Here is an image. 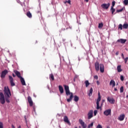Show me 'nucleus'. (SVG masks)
Returning a JSON list of instances; mask_svg holds the SVG:
<instances>
[{"label":"nucleus","mask_w":128,"mask_h":128,"mask_svg":"<svg viewBox=\"0 0 128 128\" xmlns=\"http://www.w3.org/2000/svg\"><path fill=\"white\" fill-rule=\"evenodd\" d=\"M20 80L21 82L22 86H26V81H24V79L22 77H20Z\"/></svg>","instance_id":"aec40b11"},{"label":"nucleus","mask_w":128,"mask_h":128,"mask_svg":"<svg viewBox=\"0 0 128 128\" xmlns=\"http://www.w3.org/2000/svg\"><path fill=\"white\" fill-rule=\"evenodd\" d=\"M94 126V122H92L90 124L88 125V128H92Z\"/></svg>","instance_id":"7c9ffc66"},{"label":"nucleus","mask_w":128,"mask_h":128,"mask_svg":"<svg viewBox=\"0 0 128 128\" xmlns=\"http://www.w3.org/2000/svg\"><path fill=\"white\" fill-rule=\"evenodd\" d=\"M100 96V92L98 94V96Z\"/></svg>","instance_id":"4d7b16f0"},{"label":"nucleus","mask_w":128,"mask_h":128,"mask_svg":"<svg viewBox=\"0 0 128 128\" xmlns=\"http://www.w3.org/2000/svg\"><path fill=\"white\" fill-rule=\"evenodd\" d=\"M123 28H124L125 30H126L128 28V23H125L122 26Z\"/></svg>","instance_id":"393cba45"},{"label":"nucleus","mask_w":128,"mask_h":128,"mask_svg":"<svg viewBox=\"0 0 128 128\" xmlns=\"http://www.w3.org/2000/svg\"><path fill=\"white\" fill-rule=\"evenodd\" d=\"M124 60L125 62V64H126L128 60V57H126V58H124Z\"/></svg>","instance_id":"58836bf2"},{"label":"nucleus","mask_w":128,"mask_h":128,"mask_svg":"<svg viewBox=\"0 0 128 128\" xmlns=\"http://www.w3.org/2000/svg\"><path fill=\"white\" fill-rule=\"evenodd\" d=\"M12 128H16V127H14V124L12 125Z\"/></svg>","instance_id":"09e8293b"},{"label":"nucleus","mask_w":128,"mask_h":128,"mask_svg":"<svg viewBox=\"0 0 128 128\" xmlns=\"http://www.w3.org/2000/svg\"><path fill=\"white\" fill-rule=\"evenodd\" d=\"M79 122L81 124L82 128H86V124L82 120H79Z\"/></svg>","instance_id":"9d476101"},{"label":"nucleus","mask_w":128,"mask_h":128,"mask_svg":"<svg viewBox=\"0 0 128 128\" xmlns=\"http://www.w3.org/2000/svg\"><path fill=\"white\" fill-rule=\"evenodd\" d=\"M33 108H34V112H36V107H34V106H33Z\"/></svg>","instance_id":"49530a36"},{"label":"nucleus","mask_w":128,"mask_h":128,"mask_svg":"<svg viewBox=\"0 0 128 128\" xmlns=\"http://www.w3.org/2000/svg\"><path fill=\"white\" fill-rule=\"evenodd\" d=\"M66 40V39H63V42H64Z\"/></svg>","instance_id":"bf43d9fd"},{"label":"nucleus","mask_w":128,"mask_h":128,"mask_svg":"<svg viewBox=\"0 0 128 128\" xmlns=\"http://www.w3.org/2000/svg\"><path fill=\"white\" fill-rule=\"evenodd\" d=\"M0 128H4V124L2 122H0Z\"/></svg>","instance_id":"c9c22d12"},{"label":"nucleus","mask_w":128,"mask_h":128,"mask_svg":"<svg viewBox=\"0 0 128 128\" xmlns=\"http://www.w3.org/2000/svg\"><path fill=\"white\" fill-rule=\"evenodd\" d=\"M24 118H25V120H26V116H24Z\"/></svg>","instance_id":"864d4df0"},{"label":"nucleus","mask_w":128,"mask_h":128,"mask_svg":"<svg viewBox=\"0 0 128 128\" xmlns=\"http://www.w3.org/2000/svg\"><path fill=\"white\" fill-rule=\"evenodd\" d=\"M64 122H66V124H70V120H68V118L66 116H64Z\"/></svg>","instance_id":"6ab92c4d"},{"label":"nucleus","mask_w":128,"mask_h":128,"mask_svg":"<svg viewBox=\"0 0 128 128\" xmlns=\"http://www.w3.org/2000/svg\"><path fill=\"white\" fill-rule=\"evenodd\" d=\"M122 28H123L122 27V24H120L118 25V30H122Z\"/></svg>","instance_id":"2f4dec72"},{"label":"nucleus","mask_w":128,"mask_h":128,"mask_svg":"<svg viewBox=\"0 0 128 128\" xmlns=\"http://www.w3.org/2000/svg\"><path fill=\"white\" fill-rule=\"evenodd\" d=\"M8 72V70H5L4 71H2L0 74V77L2 78H6V76Z\"/></svg>","instance_id":"423d86ee"},{"label":"nucleus","mask_w":128,"mask_h":128,"mask_svg":"<svg viewBox=\"0 0 128 128\" xmlns=\"http://www.w3.org/2000/svg\"><path fill=\"white\" fill-rule=\"evenodd\" d=\"M50 78L52 80H54V74H50Z\"/></svg>","instance_id":"bb28decb"},{"label":"nucleus","mask_w":128,"mask_h":128,"mask_svg":"<svg viewBox=\"0 0 128 128\" xmlns=\"http://www.w3.org/2000/svg\"><path fill=\"white\" fill-rule=\"evenodd\" d=\"M114 90H115V92H116V90H118V89L116 88H114Z\"/></svg>","instance_id":"603ef678"},{"label":"nucleus","mask_w":128,"mask_h":128,"mask_svg":"<svg viewBox=\"0 0 128 128\" xmlns=\"http://www.w3.org/2000/svg\"><path fill=\"white\" fill-rule=\"evenodd\" d=\"M96 84H97L98 86L100 84V82L96 81Z\"/></svg>","instance_id":"de8ad7c7"},{"label":"nucleus","mask_w":128,"mask_h":128,"mask_svg":"<svg viewBox=\"0 0 128 128\" xmlns=\"http://www.w3.org/2000/svg\"><path fill=\"white\" fill-rule=\"evenodd\" d=\"M122 10H124V8H122L120 10H116V12H122Z\"/></svg>","instance_id":"72a5a7b5"},{"label":"nucleus","mask_w":128,"mask_h":128,"mask_svg":"<svg viewBox=\"0 0 128 128\" xmlns=\"http://www.w3.org/2000/svg\"><path fill=\"white\" fill-rule=\"evenodd\" d=\"M66 2H68V4H70V0H68V1H66L64 2V4H66Z\"/></svg>","instance_id":"ea45409f"},{"label":"nucleus","mask_w":128,"mask_h":128,"mask_svg":"<svg viewBox=\"0 0 128 128\" xmlns=\"http://www.w3.org/2000/svg\"><path fill=\"white\" fill-rule=\"evenodd\" d=\"M120 92H124V86H122L120 88Z\"/></svg>","instance_id":"f704fd0d"},{"label":"nucleus","mask_w":128,"mask_h":128,"mask_svg":"<svg viewBox=\"0 0 128 128\" xmlns=\"http://www.w3.org/2000/svg\"><path fill=\"white\" fill-rule=\"evenodd\" d=\"M0 102L2 104H4V102H6V100H4V93L2 92H0Z\"/></svg>","instance_id":"7ed1b4c3"},{"label":"nucleus","mask_w":128,"mask_h":128,"mask_svg":"<svg viewBox=\"0 0 128 128\" xmlns=\"http://www.w3.org/2000/svg\"><path fill=\"white\" fill-rule=\"evenodd\" d=\"M117 70L118 72H122V65H119L117 66Z\"/></svg>","instance_id":"412c9836"},{"label":"nucleus","mask_w":128,"mask_h":128,"mask_svg":"<svg viewBox=\"0 0 128 128\" xmlns=\"http://www.w3.org/2000/svg\"><path fill=\"white\" fill-rule=\"evenodd\" d=\"M8 78L10 80V84H11V86H16V84H14V78H12V76H9Z\"/></svg>","instance_id":"1a4fd4ad"},{"label":"nucleus","mask_w":128,"mask_h":128,"mask_svg":"<svg viewBox=\"0 0 128 128\" xmlns=\"http://www.w3.org/2000/svg\"><path fill=\"white\" fill-rule=\"evenodd\" d=\"M12 76L14 78H16V76L14 75V74H12Z\"/></svg>","instance_id":"3c124183"},{"label":"nucleus","mask_w":128,"mask_h":128,"mask_svg":"<svg viewBox=\"0 0 128 128\" xmlns=\"http://www.w3.org/2000/svg\"><path fill=\"white\" fill-rule=\"evenodd\" d=\"M75 76H78V75H75Z\"/></svg>","instance_id":"680f3d73"},{"label":"nucleus","mask_w":128,"mask_h":128,"mask_svg":"<svg viewBox=\"0 0 128 128\" xmlns=\"http://www.w3.org/2000/svg\"><path fill=\"white\" fill-rule=\"evenodd\" d=\"M92 92H94V90H92V88H91L89 90V93L88 94L89 96H92Z\"/></svg>","instance_id":"b1692460"},{"label":"nucleus","mask_w":128,"mask_h":128,"mask_svg":"<svg viewBox=\"0 0 128 128\" xmlns=\"http://www.w3.org/2000/svg\"><path fill=\"white\" fill-rule=\"evenodd\" d=\"M96 114H98V110H95L94 111V116H96Z\"/></svg>","instance_id":"79ce46f5"},{"label":"nucleus","mask_w":128,"mask_h":128,"mask_svg":"<svg viewBox=\"0 0 128 128\" xmlns=\"http://www.w3.org/2000/svg\"><path fill=\"white\" fill-rule=\"evenodd\" d=\"M58 88L60 94H64V88H62V86H59Z\"/></svg>","instance_id":"5701e85b"},{"label":"nucleus","mask_w":128,"mask_h":128,"mask_svg":"<svg viewBox=\"0 0 128 128\" xmlns=\"http://www.w3.org/2000/svg\"><path fill=\"white\" fill-rule=\"evenodd\" d=\"M107 100H108V102H110V104H114V102H116L114 99L113 98H110V97H108Z\"/></svg>","instance_id":"9b49d317"},{"label":"nucleus","mask_w":128,"mask_h":128,"mask_svg":"<svg viewBox=\"0 0 128 128\" xmlns=\"http://www.w3.org/2000/svg\"><path fill=\"white\" fill-rule=\"evenodd\" d=\"M95 68L97 72H98V70H100V64L98 63V62H96L95 63Z\"/></svg>","instance_id":"2eb2a0df"},{"label":"nucleus","mask_w":128,"mask_h":128,"mask_svg":"<svg viewBox=\"0 0 128 128\" xmlns=\"http://www.w3.org/2000/svg\"><path fill=\"white\" fill-rule=\"evenodd\" d=\"M124 4L125 6H128V0H124Z\"/></svg>","instance_id":"473e14b6"},{"label":"nucleus","mask_w":128,"mask_h":128,"mask_svg":"<svg viewBox=\"0 0 128 128\" xmlns=\"http://www.w3.org/2000/svg\"><path fill=\"white\" fill-rule=\"evenodd\" d=\"M104 102H106V100H102V104H101V106H102V104H104Z\"/></svg>","instance_id":"a18cd8bd"},{"label":"nucleus","mask_w":128,"mask_h":128,"mask_svg":"<svg viewBox=\"0 0 128 128\" xmlns=\"http://www.w3.org/2000/svg\"><path fill=\"white\" fill-rule=\"evenodd\" d=\"M118 42H120V44H126V39H119L117 40Z\"/></svg>","instance_id":"dca6fc26"},{"label":"nucleus","mask_w":128,"mask_h":128,"mask_svg":"<svg viewBox=\"0 0 128 128\" xmlns=\"http://www.w3.org/2000/svg\"><path fill=\"white\" fill-rule=\"evenodd\" d=\"M116 56H118V52H116Z\"/></svg>","instance_id":"8fccbe9b"},{"label":"nucleus","mask_w":128,"mask_h":128,"mask_svg":"<svg viewBox=\"0 0 128 128\" xmlns=\"http://www.w3.org/2000/svg\"><path fill=\"white\" fill-rule=\"evenodd\" d=\"M110 11L112 14H114V12H116V9L114 8V7H111Z\"/></svg>","instance_id":"c756f323"},{"label":"nucleus","mask_w":128,"mask_h":128,"mask_svg":"<svg viewBox=\"0 0 128 128\" xmlns=\"http://www.w3.org/2000/svg\"><path fill=\"white\" fill-rule=\"evenodd\" d=\"M101 97L99 95L98 96V98L96 101V110H100V102Z\"/></svg>","instance_id":"0eeeda50"},{"label":"nucleus","mask_w":128,"mask_h":128,"mask_svg":"<svg viewBox=\"0 0 128 128\" xmlns=\"http://www.w3.org/2000/svg\"><path fill=\"white\" fill-rule=\"evenodd\" d=\"M14 72L16 76H18V78H22V76H20V72L16 70H14Z\"/></svg>","instance_id":"ddd939ff"},{"label":"nucleus","mask_w":128,"mask_h":128,"mask_svg":"<svg viewBox=\"0 0 128 128\" xmlns=\"http://www.w3.org/2000/svg\"><path fill=\"white\" fill-rule=\"evenodd\" d=\"M79 100H80V98H78V96L75 95L74 96V102H78Z\"/></svg>","instance_id":"4be33fe9"},{"label":"nucleus","mask_w":128,"mask_h":128,"mask_svg":"<svg viewBox=\"0 0 128 128\" xmlns=\"http://www.w3.org/2000/svg\"><path fill=\"white\" fill-rule=\"evenodd\" d=\"M110 6V4L108 3V4H103L101 5V6L102 8H104V10H108Z\"/></svg>","instance_id":"39448f33"},{"label":"nucleus","mask_w":128,"mask_h":128,"mask_svg":"<svg viewBox=\"0 0 128 128\" xmlns=\"http://www.w3.org/2000/svg\"><path fill=\"white\" fill-rule=\"evenodd\" d=\"M34 98H36V96L35 94H34Z\"/></svg>","instance_id":"5fc2aeb1"},{"label":"nucleus","mask_w":128,"mask_h":128,"mask_svg":"<svg viewBox=\"0 0 128 128\" xmlns=\"http://www.w3.org/2000/svg\"><path fill=\"white\" fill-rule=\"evenodd\" d=\"M110 86H112V88L116 86V82L114 80H112L110 83Z\"/></svg>","instance_id":"a211bd4d"},{"label":"nucleus","mask_w":128,"mask_h":128,"mask_svg":"<svg viewBox=\"0 0 128 128\" xmlns=\"http://www.w3.org/2000/svg\"><path fill=\"white\" fill-rule=\"evenodd\" d=\"M86 2H88V0H86Z\"/></svg>","instance_id":"13d9d810"},{"label":"nucleus","mask_w":128,"mask_h":128,"mask_svg":"<svg viewBox=\"0 0 128 128\" xmlns=\"http://www.w3.org/2000/svg\"><path fill=\"white\" fill-rule=\"evenodd\" d=\"M84 84H85V86H86V88H88V86H90V82H88V80H86L84 82Z\"/></svg>","instance_id":"a878e982"},{"label":"nucleus","mask_w":128,"mask_h":128,"mask_svg":"<svg viewBox=\"0 0 128 128\" xmlns=\"http://www.w3.org/2000/svg\"><path fill=\"white\" fill-rule=\"evenodd\" d=\"M122 58H123V60L124 59V54H122Z\"/></svg>","instance_id":"c03bdc74"},{"label":"nucleus","mask_w":128,"mask_h":128,"mask_svg":"<svg viewBox=\"0 0 128 128\" xmlns=\"http://www.w3.org/2000/svg\"><path fill=\"white\" fill-rule=\"evenodd\" d=\"M18 128H22V127L20 126H18Z\"/></svg>","instance_id":"6e6d98bb"},{"label":"nucleus","mask_w":128,"mask_h":128,"mask_svg":"<svg viewBox=\"0 0 128 128\" xmlns=\"http://www.w3.org/2000/svg\"><path fill=\"white\" fill-rule=\"evenodd\" d=\"M28 100L30 106H32V98L30 96H28Z\"/></svg>","instance_id":"4468645a"},{"label":"nucleus","mask_w":128,"mask_h":128,"mask_svg":"<svg viewBox=\"0 0 128 128\" xmlns=\"http://www.w3.org/2000/svg\"><path fill=\"white\" fill-rule=\"evenodd\" d=\"M26 16H28V18H31L32 16V13H30V12H27Z\"/></svg>","instance_id":"cd10ccee"},{"label":"nucleus","mask_w":128,"mask_h":128,"mask_svg":"<svg viewBox=\"0 0 128 128\" xmlns=\"http://www.w3.org/2000/svg\"><path fill=\"white\" fill-rule=\"evenodd\" d=\"M94 78H95V80H98V76L96 75L94 76Z\"/></svg>","instance_id":"37998d69"},{"label":"nucleus","mask_w":128,"mask_h":128,"mask_svg":"<svg viewBox=\"0 0 128 128\" xmlns=\"http://www.w3.org/2000/svg\"><path fill=\"white\" fill-rule=\"evenodd\" d=\"M124 118H126L124 114H122L118 118V120H120V122H122V120H124Z\"/></svg>","instance_id":"f8f14e48"},{"label":"nucleus","mask_w":128,"mask_h":128,"mask_svg":"<svg viewBox=\"0 0 128 128\" xmlns=\"http://www.w3.org/2000/svg\"><path fill=\"white\" fill-rule=\"evenodd\" d=\"M96 128H102V126L100 125V124H98L96 126Z\"/></svg>","instance_id":"e433bc0d"},{"label":"nucleus","mask_w":128,"mask_h":128,"mask_svg":"<svg viewBox=\"0 0 128 128\" xmlns=\"http://www.w3.org/2000/svg\"><path fill=\"white\" fill-rule=\"evenodd\" d=\"M100 72H104V66L102 64H100Z\"/></svg>","instance_id":"f3484780"},{"label":"nucleus","mask_w":128,"mask_h":128,"mask_svg":"<svg viewBox=\"0 0 128 128\" xmlns=\"http://www.w3.org/2000/svg\"><path fill=\"white\" fill-rule=\"evenodd\" d=\"M4 96H6V102L8 104L10 102V98L12 94H10V88H4Z\"/></svg>","instance_id":"f03ea898"},{"label":"nucleus","mask_w":128,"mask_h":128,"mask_svg":"<svg viewBox=\"0 0 128 128\" xmlns=\"http://www.w3.org/2000/svg\"><path fill=\"white\" fill-rule=\"evenodd\" d=\"M88 119L90 120L94 116V110H90L88 114Z\"/></svg>","instance_id":"20e7f679"},{"label":"nucleus","mask_w":128,"mask_h":128,"mask_svg":"<svg viewBox=\"0 0 128 128\" xmlns=\"http://www.w3.org/2000/svg\"><path fill=\"white\" fill-rule=\"evenodd\" d=\"M102 26H104V24L102 22L100 23L98 26V28H102Z\"/></svg>","instance_id":"c85d7f7f"},{"label":"nucleus","mask_w":128,"mask_h":128,"mask_svg":"<svg viewBox=\"0 0 128 128\" xmlns=\"http://www.w3.org/2000/svg\"><path fill=\"white\" fill-rule=\"evenodd\" d=\"M116 5V2L115 1H113L112 2V8H114V6Z\"/></svg>","instance_id":"4c0bfd02"},{"label":"nucleus","mask_w":128,"mask_h":128,"mask_svg":"<svg viewBox=\"0 0 128 128\" xmlns=\"http://www.w3.org/2000/svg\"><path fill=\"white\" fill-rule=\"evenodd\" d=\"M111 114L112 110L110 109H108L104 112V116H110Z\"/></svg>","instance_id":"6e6552de"},{"label":"nucleus","mask_w":128,"mask_h":128,"mask_svg":"<svg viewBox=\"0 0 128 128\" xmlns=\"http://www.w3.org/2000/svg\"><path fill=\"white\" fill-rule=\"evenodd\" d=\"M124 76L121 75L120 76V80H122V82L124 80Z\"/></svg>","instance_id":"a19ab883"},{"label":"nucleus","mask_w":128,"mask_h":128,"mask_svg":"<svg viewBox=\"0 0 128 128\" xmlns=\"http://www.w3.org/2000/svg\"><path fill=\"white\" fill-rule=\"evenodd\" d=\"M64 90L66 92V96H70V98L67 99V102H70L72 100V98H74V94H72V92H70V87H68V86L64 85Z\"/></svg>","instance_id":"f257e3e1"},{"label":"nucleus","mask_w":128,"mask_h":128,"mask_svg":"<svg viewBox=\"0 0 128 128\" xmlns=\"http://www.w3.org/2000/svg\"><path fill=\"white\" fill-rule=\"evenodd\" d=\"M75 128H78V127H75Z\"/></svg>","instance_id":"e2e57ef3"},{"label":"nucleus","mask_w":128,"mask_h":128,"mask_svg":"<svg viewBox=\"0 0 128 128\" xmlns=\"http://www.w3.org/2000/svg\"><path fill=\"white\" fill-rule=\"evenodd\" d=\"M106 128H110V126H108L106 127Z\"/></svg>","instance_id":"052dcab7"}]
</instances>
